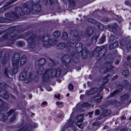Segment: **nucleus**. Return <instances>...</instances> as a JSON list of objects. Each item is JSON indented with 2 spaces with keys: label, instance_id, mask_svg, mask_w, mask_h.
I'll list each match as a JSON object with an SVG mask.
<instances>
[{
  "label": "nucleus",
  "instance_id": "nucleus-60",
  "mask_svg": "<svg viewBox=\"0 0 131 131\" xmlns=\"http://www.w3.org/2000/svg\"><path fill=\"white\" fill-rule=\"evenodd\" d=\"M99 36V35H96L95 36H93V37L95 38V39H96V40H97Z\"/></svg>",
  "mask_w": 131,
  "mask_h": 131
},
{
  "label": "nucleus",
  "instance_id": "nucleus-28",
  "mask_svg": "<svg viewBox=\"0 0 131 131\" xmlns=\"http://www.w3.org/2000/svg\"><path fill=\"white\" fill-rule=\"evenodd\" d=\"M84 117V115L83 114H81L78 115L76 117V119L78 120V122H80L83 121Z\"/></svg>",
  "mask_w": 131,
  "mask_h": 131
},
{
  "label": "nucleus",
  "instance_id": "nucleus-12",
  "mask_svg": "<svg viewBox=\"0 0 131 131\" xmlns=\"http://www.w3.org/2000/svg\"><path fill=\"white\" fill-rule=\"evenodd\" d=\"M114 67L111 65H107V66L105 65V66H103L100 69V71L102 73H106L108 70L112 69Z\"/></svg>",
  "mask_w": 131,
  "mask_h": 131
},
{
  "label": "nucleus",
  "instance_id": "nucleus-41",
  "mask_svg": "<svg viewBox=\"0 0 131 131\" xmlns=\"http://www.w3.org/2000/svg\"><path fill=\"white\" fill-rule=\"evenodd\" d=\"M68 37L67 34L66 32H64L63 33L62 37L63 39H67Z\"/></svg>",
  "mask_w": 131,
  "mask_h": 131
},
{
  "label": "nucleus",
  "instance_id": "nucleus-36",
  "mask_svg": "<svg viewBox=\"0 0 131 131\" xmlns=\"http://www.w3.org/2000/svg\"><path fill=\"white\" fill-rule=\"evenodd\" d=\"M105 37L106 36H105L103 35L99 40V43L102 44L105 41Z\"/></svg>",
  "mask_w": 131,
  "mask_h": 131
},
{
  "label": "nucleus",
  "instance_id": "nucleus-52",
  "mask_svg": "<svg viewBox=\"0 0 131 131\" xmlns=\"http://www.w3.org/2000/svg\"><path fill=\"white\" fill-rule=\"evenodd\" d=\"M127 50H131V44H128L127 46Z\"/></svg>",
  "mask_w": 131,
  "mask_h": 131
},
{
  "label": "nucleus",
  "instance_id": "nucleus-17",
  "mask_svg": "<svg viewBox=\"0 0 131 131\" xmlns=\"http://www.w3.org/2000/svg\"><path fill=\"white\" fill-rule=\"evenodd\" d=\"M98 90L96 88H94L86 91L85 94L88 96L90 95L95 93Z\"/></svg>",
  "mask_w": 131,
  "mask_h": 131
},
{
  "label": "nucleus",
  "instance_id": "nucleus-54",
  "mask_svg": "<svg viewBox=\"0 0 131 131\" xmlns=\"http://www.w3.org/2000/svg\"><path fill=\"white\" fill-rule=\"evenodd\" d=\"M73 120L70 119L69 121L68 122V124L69 125H72L73 124Z\"/></svg>",
  "mask_w": 131,
  "mask_h": 131
},
{
  "label": "nucleus",
  "instance_id": "nucleus-37",
  "mask_svg": "<svg viewBox=\"0 0 131 131\" xmlns=\"http://www.w3.org/2000/svg\"><path fill=\"white\" fill-rule=\"evenodd\" d=\"M70 2L69 6L70 7H73L75 5V3L73 0H69Z\"/></svg>",
  "mask_w": 131,
  "mask_h": 131
},
{
  "label": "nucleus",
  "instance_id": "nucleus-63",
  "mask_svg": "<svg viewBox=\"0 0 131 131\" xmlns=\"http://www.w3.org/2000/svg\"><path fill=\"white\" fill-rule=\"evenodd\" d=\"M118 103L117 101L115 100V101H113V102H112V104H114L115 105H116V103Z\"/></svg>",
  "mask_w": 131,
  "mask_h": 131
},
{
  "label": "nucleus",
  "instance_id": "nucleus-10",
  "mask_svg": "<svg viewBox=\"0 0 131 131\" xmlns=\"http://www.w3.org/2000/svg\"><path fill=\"white\" fill-rule=\"evenodd\" d=\"M44 68L43 67L41 66L37 68L36 70V72L37 74L39 75H41L43 74V79L45 81H49V80L48 79V78H46V79H45V78H44V74L45 72H44Z\"/></svg>",
  "mask_w": 131,
  "mask_h": 131
},
{
  "label": "nucleus",
  "instance_id": "nucleus-30",
  "mask_svg": "<svg viewBox=\"0 0 131 131\" xmlns=\"http://www.w3.org/2000/svg\"><path fill=\"white\" fill-rule=\"evenodd\" d=\"M46 62V60L43 58L39 59L38 61V64L41 65L45 64Z\"/></svg>",
  "mask_w": 131,
  "mask_h": 131
},
{
  "label": "nucleus",
  "instance_id": "nucleus-48",
  "mask_svg": "<svg viewBox=\"0 0 131 131\" xmlns=\"http://www.w3.org/2000/svg\"><path fill=\"white\" fill-rule=\"evenodd\" d=\"M63 66L64 68L66 69H68L70 67L69 65L67 63H65L63 64Z\"/></svg>",
  "mask_w": 131,
  "mask_h": 131
},
{
  "label": "nucleus",
  "instance_id": "nucleus-5",
  "mask_svg": "<svg viewBox=\"0 0 131 131\" xmlns=\"http://www.w3.org/2000/svg\"><path fill=\"white\" fill-rule=\"evenodd\" d=\"M106 51V49L103 47H97L93 51V52H98L96 59L97 61H99L103 58Z\"/></svg>",
  "mask_w": 131,
  "mask_h": 131
},
{
  "label": "nucleus",
  "instance_id": "nucleus-21",
  "mask_svg": "<svg viewBox=\"0 0 131 131\" xmlns=\"http://www.w3.org/2000/svg\"><path fill=\"white\" fill-rule=\"evenodd\" d=\"M109 75H108L106 76L102 77L101 81L99 82V84H100L101 82H102V83L101 84L103 86L107 83L109 81L108 79H107V77Z\"/></svg>",
  "mask_w": 131,
  "mask_h": 131
},
{
  "label": "nucleus",
  "instance_id": "nucleus-57",
  "mask_svg": "<svg viewBox=\"0 0 131 131\" xmlns=\"http://www.w3.org/2000/svg\"><path fill=\"white\" fill-rule=\"evenodd\" d=\"M58 117L59 118L62 119L64 117V115L63 114H58Z\"/></svg>",
  "mask_w": 131,
  "mask_h": 131
},
{
  "label": "nucleus",
  "instance_id": "nucleus-24",
  "mask_svg": "<svg viewBox=\"0 0 131 131\" xmlns=\"http://www.w3.org/2000/svg\"><path fill=\"white\" fill-rule=\"evenodd\" d=\"M86 34L89 36L92 35L94 33L93 29L91 27H88L87 29Z\"/></svg>",
  "mask_w": 131,
  "mask_h": 131
},
{
  "label": "nucleus",
  "instance_id": "nucleus-19",
  "mask_svg": "<svg viewBox=\"0 0 131 131\" xmlns=\"http://www.w3.org/2000/svg\"><path fill=\"white\" fill-rule=\"evenodd\" d=\"M30 8L31 10L35 12H37L40 11L41 9V7L39 5H36L30 6Z\"/></svg>",
  "mask_w": 131,
  "mask_h": 131
},
{
  "label": "nucleus",
  "instance_id": "nucleus-15",
  "mask_svg": "<svg viewBox=\"0 0 131 131\" xmlns=\"http://www.w3.org/2000/svg\"><path fill=\"white\" fill-rule=\"evenodd\" d=\"M118 25L116 23H115L112 25H108V27L110 30H111L113 33L116 34L117 32V30L116 29L118 27Z\"/></svg>",
  "mask_w": 131,
  "mask_h": 131
},
{
  "label": "nucleus",
  "instance_id": "nucleus-18",
  "mask_svg": "<svg viewBox=\"0 0 131 131\" xmlns=\"http://www.w3.org/2000/svg\"><path fill=\"white\" fill-rule=\"evenodd\" d=\"M123 88V87L121 84H119L118 86L117 89L114 91L113 93L110 94V97H112L115 95L116 93L121 92Z\"/></svg>",
  "mask_w": 131,
  "mask_h": 131
},
{
  "label": "nucleus",
  "instance_id": "nucleus-44",
  "mask_svg": "<svg viewBox=\"0 0 131 131\" xmlns=\"http://www.w3.org/2000/svg\"><path fill=\"white\" fill-rule=\"evenodd\" d=\"M102 98V96H101L100 98L96 99L94 100V101L96 102H99L101 101Z\"/></svg>",
  "mask_w": 131,
  "mask_h": 131
},
{
  "label": "nucleus",
  "instance_id": "nucleus-25",
  "mask_svg": "<svg viewBox=\"0 0 131 131\" xmlns=\"http://www.w3.org/2000/svg\"><path fill=\"white\" fill-rule=\"evenodd\" d=\"M111 113L110 110L104 111L102 113L101 116L102 117H104L109 115Z\"/></svg>",
  "mask_w": 131,
  "mask_h": 131
},
{
  "label": "nucleus",
  "instance_id": "nucleus-11",
  "mask_svg": "<svg viewBox=\"0 0 131 131\" xmlns=\"http://www.w3.org/2000/svg\"><path fill=\"white\" fill-rule=\"evenodd\" d=\"M70 33L71 35L74 38H71L69 40L73 39L74 40H75V39L77 41H79L80 40L81 38L78 34V32L76 30H72Z\"/></svg>",
  "mask_w": 131,
  "mask_h": 131
},
{
  "label": "nucleus",
  "instance_id": "nucleus-8",
  "mask_svg": "<svg viewBox=\"0 0 131 131\" xmlns=\"http://www.w3.org/2000/svg\"><path fill=\"white\" fill-rule=\"evenodd\" d=\"M17 0H10L7 2L6 4L0 9V12L2 13L6 10L7 9L11 8L12 6L11 5L9 6V5L14 2Z\"/></svg>",
  "mask_w": 131,
  "mask_h": 131
},
{
  "label": "nucleus",
  "instance_id": "nucleus-32",
  "mask_svg": "<svg viewBox=\"0 0 131 131\" xmlns=\"http://www.w3.org/2000/svg\"><path fill=\"white\" fill-rule=\"evenodd\" d=\"M129 74V71L127 70H124L122 72V75L124 77H126Z\"/></svg>",
  "mask_w": 131,
  "mask_h": 131
},
{
  "label": "nucleus",
  "instance_id": "nucleus-46",
  "mask_svg": "<svg viewBox=\"0 0 131 131\" xmlns=\"http://www.w3.org/2000/svg\"><path fill=\"white\" fill-rule=\"evenodd\" d=\"M68 88L70 91H71L73 89V86L71 83H70L68 86Z\"/></svg>",
  "mask_w": 131,
  "mask_h": 131
},
{
  "label": "nucleus",
  "instance_id": "nucleus-6",
  "mask_svg": "<svg viewBox=\"0 0 131 131\" xmlns=\"http://www.w3.org/2000/svg\"><path fill=\"white\" fill-rule=\"evenodd\" d=\"M75 43V40H74L73 39L70 40H68V41L67 42V44L64 43H61L58 45L57 46V49H62L65 48L66 47H68L71 46V44H74Z\"/></svg>",
  "mask_w": 131,
  "mask_h": 131
},
{
  "label": "nucleus",
  "instance_id": "nucleus-14",
  "mask_svg": "<svg viewBox=\"0 0 131 131\" xmlns=\"http://www.w3.org/2000/svg\"><path fill=\"white\" fill-rule=\"evenodd\" d=\"M83 44L81 42H79L76 43L75 45V49L76 52L80 53L82 49Z\"/></svg>",
  "mask_w": 131,
  "mask_h": 131
},
{
  "label": "nucleus",
  "instance_id": "nucleus-51",
  "mask_svg": "<svg viewBox=\"0 0 131 131\" xmlns=\"http://www.w3.org/2000/svg\"><path fill=\"white\" fill-rule=\"evenodd\" d=\"M29 70V68L28 67H26L23 70L22 72H25L26 73L28 72Z\"/></svg>",
  "mask_w": 131,
  "mask_h": 131
},
{
  "label": "nucleus",
  "instance_id": "nucleus-26",
  "mask_svg": "<svg viewBox=\"0 0 131 131\" xmlns=\"http://www.w3.org/2000/svg\"><path fill=\"white\" fill-rule=\"evenodd\" d=\"M31 10H30L29 8L26 6H25L22 8V12L23 13V15L24 14H27L30 13V11Z\"/></svg>",
  "mask_w": 131,
  "mask_h": 131
},
{
  "label": "nucleus",
  "instance_id": "nucleus-47",
  "mask_svg": "<svg viewBox=\"0 0 131 131\" xmlns=\"http://www.w3.org/2000/svg\"><path fill=\"white\" fill-rule=\"evenodd\" d=\"M97 41V40L95 38L93 37L91 39V42L93 44L95 43Z\"/></svg>",
  "mask_w": 131,
  "mask_h": 131
},
{
  "label": "nucleus",
  "instance_id": "nucleus-1",
  "mask_svg": "<svg viewBox=\"0 0 131 131\" xmlns=\"http://www.w3.org/2000/svg\"><path fill=\"white\" fill-rule=\"evenodd\" d=\"M19 32L17 30H14L10 32L8 34H4L0 38V41H3L7 38V43L9 44H13L15 41L19 38H23L26 40H29V47L32 48H35L36 46L35 40L36 37V33L32 31H29L24 33L23 35H18Z\"/></svg>",
  "mask_w": 131,
  "mask_h": 131
},
{
  "label": "nucleus",
  "instance_id": "nucleus-55",
  "mask_svg": "<svg viewBox=\"0 0 131 131\" xmlns=\"http://www.w3.org/2000/svg\"><path fill=\"white\" fill-rule=\"evenodd\" d=\"M100 112L99 110L97 109L95 112V114L96 115H99L100 113Z\"/></svg>",
  "mask_w": 131,
  "mask_h": 131
},
{
  "label": "nucleus",
  "instance_id": "nucleus-50",
  "mask_svg": "<svg viewBox=\"0 0 131 131\" xmlns=\"http://www.w3.org/2000/svg\"><path fill=\"white\" fill-rule=\"evenodd\" d=\"M15 115H13L12 116L10 119V122H13L15 120Z\"/></svg>",
  "mask_w": 131,
  "mask_h": 131
},
{
  "label": "nucleus",
  "instance_id": "nucleus-33",
  "mask_svg": "<svg viewBox=\"0 0 131 131\" xmlns=\"http://www.w3.org/2000/svg\"><path fill=\"white\" fill-rule=\"evenodd\" d=\"M129 95L128 94H124L121 97V100L122 101H124L125 100H126L128 98Z\"/></svg>",
  "mask_w": 131,
  "mask_h": 131
},
{
  "label": "nucleus",
  "instance_id": "nucleus-56",
  "mask_svg": "<svg viewBox=\"0 0 131 131\" xmlns=\"http://www.w3.org/2000/svg\"><path fill=\"white\" fill-rule=\"evenodd\" d=\"M78 123V122H76L75 123V124L77 125L78 126V127L79 128H82V127H81V125H82V124H77Z\"/></svg>",
  "mask_w": 131,
  "mask_h": 131
},
{
  "label": "nucleus",
  "instance_id": "nucleus-39",
  "mask_svg": "<svg viewBox=\"0 0 131 131\" xmlns=\"http://www.w3.org/2000/svg\"><path fill=\"white\" fill-rule=\"evenodd\" d=\"M4 102H3L0 99V112L2 111L1 109L3 108L4 106Z\"/></svg>",
  "mask_w": 131,
  "mask_h": 131
},
{
  "label": "nucleus",
  "instance_id": "nucleus-38",
  "mask_svg": "<svg viewBox=\"0 0 131 131\" xmlns=\"http://www.w3.org/2000/svg\"><path fill=\"white\" fill-rule=\"evenodd\" d=\"M79 35V36H80L81 37H83L84 36H85L87 34L86 32H84L83 31H82L80 32Z\"/></svg>",
  "mask_w": 131,
  "mask_h": 131
},
{
  "label": "nucleus",
  "instance_id": "nucleus-49",
  "mask_svg": "<svg viewBox=\"0 0 131 131\" xmlns=\"http://www.w3.org/2000/svg\"><path fill=\"white\" fill-rule=\"evenodd\" d=\"M100 123V122L99 121L95 122L93 123V125L94 126H96L99 125Z\"/></svg>",
  "mask_w": 131,
  "mask_h": 131
},
{
  "label": "nucleus",
  "instance_id": "nucleus-59",
  "mask_svg": "<svg viewBox=\"0 0 131 131\" xmlns=\"http://www.w3.org/2000/svg\"><path fill=\"white\" fill-rule=\"evenodd\" d=\"M4 18L2 17H0V23L3 22L4 21Z\"/></svg>",
  "mask_w": 131,
  "mask_h": 131
},
{
  "label": "nucleus",
  "instance_id": "nucleus-4",
  "mask_svg": "<svg viewBox=\"0 0 131 131\" xmlns=\"http://www.w3.org/2000/svg\"><path fill=\"white\" fill-rule=\"evenodd\" d=\"M61 69L58 68L56 69H46L45 71L44 74V78L45 79L47 78H49V77H54L57 74L59 75L61 72Z\"/></svg>",
  "mask_w": 131,
  "mask_h": 131
},
{
  "label": "nucleus",
  "instance_id": "nucleus-34",
  "mask_svg": "<svg viewBox=\"0 0 131 131\" xmlns=\"http://www.w3.org/2000/svg\"><path fill=\"white\" fill-rule=\"evenodd\" d=\"M53 35L55 37L58 38L60 36V33L58 31H56L54 32Z\"/></svg>",
  "mask_w": 131,
  "mask_h": 131
},
{
  "label": "nucleus",
  "instance_id": "nucleus-27",
  "mask_svg": "<svg viewBox=\"0 0 131 131\" xmlns=\"http://www.w3.org/2000/svg\"><path fill=\"white\" fill-rule=\"evenodd\" d=\"M95 25L98 28L101 30H102L104 28V26L102 24L99 22L96 23Z\"/></svg>",
  "mask_w": 131,
  "mask_h": 131
},
{
  "label": "nucleus",
  "instance_id": "nucleus-20",
  "mask_svg": "<svg viewBox=\"0 0 131 131\" xmlns=\"http://www.w3.org/2000/svg\"><path fill=\"white\" fill-rule=\"evenodd\" d=\"M62 60V62L66 63H69L71 62V58L70 56L67 54L63 56Z\"/></svg>",
  "mask_w": 131,
  "mask_h": 131
},
{
  "label": "nucleus",
  "instance_id": "nucleus-2",
  "mask_svg": "<svg viewBox=\"0 0 131 131\" xmlns=\"http://www.w3.org/2000/svg\"><path fill=\"white\" fill-rule=\"evenodd\" d=\"M27 59V58L25 55H23L21 57L19 54L17 53L13 56L12 58V65L14 68V70L11 72L9 71L10 68H6L4 70V74L5 76L8 77V73H12L14 74L16 73L17 71V68L18 66L19 62L20 65H23L25 64Z\"/></svg>",
  "mask_w": 131,
  "mask_h": 131
},
{
  "label": "nucleus",
  "instance_id": "nucleus-31",
  "mask_svg": "<svg viewBox=\"0 0 131 131\" xmlns=\"http://www.w3.org/2000/svg\"><path fill=\"white\" fill-rule=\"evenodd\" d=\"M40 0H31L30 3V5H39L38 3L40 2Z\"/></svg>",
  "mask_w": 131,
  "mask_h": 131
},
{
  "label": "nucleus",
  "instance_id": "nucleus-61",
  "mask_svg": "<svg viewBox=\"0 0 131 131\" xmlns=\"http://www.w3.org/2000/svg\"><path fill=\"white\" fill-rule=\"evenodd\" d=\"M54 96L55 98H57L58 99H59V97L60 96V95L58 94L57 95L56 94H55L54 95Z\"/></svg>",
  "mask_w": 131,
  "mask_h": 131
},
{
  "label": "nucleus",
  "instance_id": "nucleus-62",
  "mask_svg": "<svg viewBox=\"0 0 131 131\" xmlns=\"http://www.w3.org/2000/svg\"><path fill=\"white\" fill-rule=\"evenodd\" d=\"M47 90L48 91H52V89L50 87H47L46 88Z\"/></svg>",
  "mask_w": 131,
  "mask_h": 131
},
{
  "label": "nucleus",
  "instance_id": "nucleus-35",
  "mask_svg": "<svg viewBox=\"0 0 131 131\" xmlns=\"http://www.w3.org/2000/svg\"><path fill=\"white\" fill-rule=\"evenodd\" d=\"M114 61V59L113 58H111L108 61L106 62L105 65L107 66V65H110Z\"/></svg>",
  "mask_w": 131,
  "mask_h": 131
},
{
  "label": "nucleus",
  "instance_id": "nucleus-64",
  "mask_svg": "<svg viewBox=\"0 0 131 131\" xmlns=\"http://www.w3.org/2000/svg\"><path fill=\"white\" fill-rule=\"evenodd\" d=\"M47 103V102L46 101H44L42 102V104L41 105L42 106H43V105H46Z\"/></svg>",
  "mask_w": 131,
  "mask_h": 131
},
{
  "label": "nucleus",
  "instance_id": "nucleus-3",
  "mask_svg": "<svg viewBox=\"0 0 131 131\" xmlns=\"http://www.w3.org/2000/svg\"><path fill=\"white\" fill-rule=\"evenodd\" d=\"M41 40L43 47L45 48L49 47L55 45L57 43L56 41L53 38H51L50 35L47 34H45L43 36Z\"/></svg>",
  "mask_w": 131,
  "mask_h": 131
},
{
  "label": "nucleus",
  "instance_id": "nucleus-13",
  "mask_svg": "<svg viewBox=\"0 0 131 131\" xmlns=\"http://www.w3.org/2000/svg\"><path fill=\"white\" fill-rule=\"evenodd\" d=\"M14 112L13 110H11L6 114H0V120H4L7 119L8 117Z\"/></svg>",
  "mask_w": 131,
  "mask_h": 131
},
{
  "label": "nucleus",
  "instance_id": "nucleus-22",
  "mask_svg": "<svg viewBox=\"0 0 131 131\" xmlns=\"http://www.w3.org/2000/svg\"><path fill=\"white\" fill-rule=\"evenodd\" d=\"M88 53V50L86 48H84L81 53L82 57L83 59L86 58Z\"/></svg>",
  "mask_w": 131,
  "mask_h": 131
},
{
  "label": "nucleus",
  "instance_id": "nucleus-53",
  "mask_svg": "<svg viewBox=\"0 0 131 131\" xmlns=\"http://www.w3.org/2000/svg\"><path fill=\"white\" fill-rule=\"evenodd\" d=\"M113 44L115 48H116L118 45V41H115Z\"/></svg>",
  "mask_w": 131,
  "mask_h": 131
},
{
  "label": "nucleus",
  "instance_id": "nucleus-42",
  "mask_svg": "<svg viewBox=\"0 0 131 131\" xmlns=\"http://www.w3.org/2000/svg\"><path fill=\"white\" fill-rule=\"evenodd\" d=\"M88 21L89 22L91 23H93L95 24L97 21L94 20V19L92 18H90L88 20Z\"/></svg>",
  "mask_w": 131,
  "mask_h": 131
},
{
  "label": "nucleus",
  "instance_id": "nucleus-29",
  "mask_svg": "<svg viewBox=\"0 0 131 131\" xmlns=\"http://www.w3.org/2000/svg\"><path fill=\"white\" fill-rule=\"evenodd\" d=\"M129 84V82L128 81L124 80H123L121 85L123 87L126 88H127Z\"/></svg>",
  "mask_w": 131,
  "mask_h": 131
},
{
  "label": "nucleus",
  "instance_id": "nucleus-43",
  "mask_svg": "<svg viewBox=\"0 0 131 131\" xmlns=\"http://www.w3.org/2000/svg\"><path fill=\"white\" fill-rule=\"evenodd\" d=\"M90 105V104L87 102L84 103L81 105V107H88Z\"/></svg>",
  "mask_w": 131,
  "mask_h": 131
},
{
  "label": "nucleus",
  "instance_id": "nucleus-45",
  "mask_svg": "<svg viewBox=\"0 0 131 131\" xmlns=\"http://www.w3.org/2000/svg\"><path fill=\"white\" fill-rule=\"evenodd\" d=\"M49 59L51 61V62L49 64L48 66L50 67H51L55 63L53 62V61L51 58H49Z\"/></svg>",
  "mask_w": 131,
  "mask_h": 131
},
{
  "label": "nucleus",
  "instance_id": "nucleus-9",
  "mask_svg": "<svg viewBox=\"0 0 131 131\" xmlns=\"http://www.w3.org/2000/svg\"><path fill=\"white\" fill-rule=\"evenodd\" d=\"M22 8L19 7H17L15 8L14 12V16L15 18L23 15V12H22Z\"/></svg>",
  "mask_w": 131,
  "mask_h": 131
},
{
  "label": "nucleus",
  "instance_id": "nucleus-40",
  "mask_svg": "<svg viewBox=\"0 0 131 131\" xmlns=\"http://www.w3.org/2000/svg\"><path fill=\"white\" fill-rule=\"evenodd\" d=\"M17 45L19 47L23 46L24 45V43L20 41H18L17 43Z\"/></svg>",
  "mask_w": 131,
  "mask_h": 131
},
{
  "label": "nucleus",
  "instance_id": "nucleus-58",
  "mask_svg": "<svg viewBox=\"0 0 131 131\" xmlns=\"http://www.w3.org/2000/svg\"><path fill=\"white\" fill-rule=\"evenodd\" d=\"M113 48H115L114 46L112 44L110 45L109 48L110 50H112L113 49Z\"/></svg>",
  "mask_w": 131,
  "mask_h": 131
},
{
  "label": "nucleus",
  "instance_id": "nucleus-7",
  "mask_svg": "<svg viewBox=\"0 0 131 131\" xmlns=\"http://www.w3.org/2000/svg\"><path fill=\"white\" fill-rule=\"evenodd\" d=\"M32 73L31 72H29L28 73V77L27 78V74L25 72H22L19 76L20 79L21 80H24V82L26 83L30 82L31 80Z\"/></svg>",
  "mask_w": 131,
  "mask_h": 131
},
{
  "label": "nucleus",
  "instance_id": "nucleus-16",
  "mask_svg": "<svg viewBox=\"0 0 131 131\" xmlns=\"http://www.w3.org/2000/svg\"><path fill=\"white\" fill-rule=\"evenodd\" d=\"M14 12H7L5 14L6 18L9 20L14 19L15 18V16H14Z\"/></svg>",
  "mask_w": 131,
  "mask_h": 131
},
{
  "label": "nucleus",
  "instance_id": "nucleus-23",
  "mask_svg": "<svg viewBox=\"0 0 131 131\" xmlns=\"http://www.w3.org/2000/svg\"><path fill=\"white\" fill-rule=\"evenodd\" d=\"M9 59V55L8 54H4L2 60V62L3 64H5L8 60Z\"/></svg>",
  "mask_w": 131,
  "mask_h": 131
}]
</instances>
